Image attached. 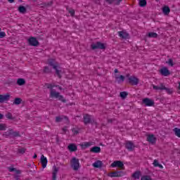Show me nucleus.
<instances>
[{"label": "nucleus", "instance_id": "obj_22", "mask_svg": "<svg viewBox=\"0 0 180 180\" xmlns=\"http://www.w3.org/2000/svg\"><path fill=\"white\" fill-rule=\"evenodd\" d=\"M115 79L117 81L118 84H120V82H124V76H123V75H120V76L115 75Z\"/></svg>", "mask_w": 180, "mask_h": 180}, {"label": "nucleus", "instance_id": "obj_61", "mask_svg": "<svg viewBox=\"0 0 180 180\" xmlns=\"http://www.w3.org/2000/svg\"><path fill=\"white\" fill-rule=\"evenodd\" d=\"M44 72H46V68L44 69Z\"/></svg>", "mask_w": 180, "mask_h": 180}, {"label": "nucleus", "instance_id": "obj_32", "mask_svg": "<svg viewBox=\"0 0 180 180\" xmlns=\"http://www.w3.org/2000/svg\"><path fill=\"white\" fill-rule=\"evenodd\" d=\"M91 142H85L81 144V146L82 148H88V147H91Z\"/></svg>", "mask_w": 180, "mask_h": 180}, {"label": "nucleus", "instance_id": "obj_45", "mask_svg": "<svg viewBox=\"0 0 180 180\" xmlns=\"http://www.w3.org/2000/svg\"><path fill=\"white\" fill-rule=\"evenodd\" d=\"M69 13H70L71 16H74V15H75V11H74L72 9L70 10Z\"/></svg>", "mask_w": 180, "mask_h": 180}, {"label": "nucleus", "instance_id": "obj_27", "mask_svg": "<svg viewBox=\"0 0 180 180\" xmlns=\"http://www.w3.org/2000/svg\"><path fill=\"white\" fill-rule=\"evenodd\" d=\"M153 89L155 91H164V84H161L160 86L153 85Z\"/></svg>", "mask_w": 180, "mask_h": 180}, {"label": "nucleus", "instance_id": "obj_21", "mask_svg": "<svg viewBox=\"0 0 180 180\" xmlns=\"http://www.w3.org/2000/svg\"><path fill=\"white\" fill-rule=\"evenodd\" d=\"M18 12H20V13L25 14L27 12V9H26V7L23 6H20L18 7Z\"/></svg>", "mask_w": 180, "mask_h": 180}, {"label": "nucleus", "instance_id": "obj_26", "mask_svg": "<svg viewBox=\"0 0 180 180\" xmlns=\"http://www.w3.org/2000/svg\"><path fill=\"white\" fill-rule=\"evenodd\" d=\"M58 172V168L54 167L53 172V176H52V180L57 179V173Z\"/></svg>", "mask_w": 180, "mask_h": 180}, {"label": "nucleus", "instance_id": "obj_29", "mask_svg": "<svg viewBox=\"0 0 180 180\" xmlns=\"http://www.w3.org/2000/svg\"><path fill=\"white\" fill-rule=\"evenodd\" d=\"M148 37L157 39V37H158V34L155 32H149L148 34Z\"/></svg>", "mask_w": 180, "mask_h": 180}, {"label": "nucleus", "instance_id": "obj_57", "mask_svg": "<svg viewBox=\"0 0 180 180\" xmlns=\"http://www.w3.org/2000/svg\"><path fill=\"white\" fill-rule=\"evenodd\" d=\"M114 72L117 73V72H119V70H118L117 69H115V70H114Z\"/></svg>", "mask_w": 180, "mask_h": 180}, {"label": "nucleus", "instance_id": "obj_62", "mask_svg": "<svg viewBox=\"0 0 180 180\" xmlns=\"http://www.w3.org/2000/svg\"><path fill=\"white\" fill-rule=\"evenodd\" d=\"M46 164H47V159H46Z\"/></svg>", "mask_w": 180, "mask_h": 180}, {"label": "nucleus", "instance_id": "obj_10", "mask_svg": "<svg viewBox=\"0 0 180 180\" xmlns=\"http://www.w3.org/2000/svg\"><path fill=\"white\" fill-rule=\"evenodd\" d=\"M125 148L128 151H134V148L136 146H134V143L130 141H127L125 143Z\"/></svg>", "mask_w": 180, "mask_h": 180}, {"label": "nucleus", "instance_id": "obj_41", "mask_svg": "<svg viewBox=\"0 0 180 180\" xmlns=\"http://www.w3.org/2000/svg\"><path fill=\"white\" fill-rule=\"evenodd\" d=\"M0 130H6V125L5 124H1Z\"/></svg>", "mask_w": 180, "mask_h": 180}, {"label": "nucleus", "instance_id": "obj_19", "mask_svg": "<svg viewBox=\"0 0 180 180\" xmlns=\"http://www.w3.org/2000/svg\"><path fill=\"white\" fill-rule=\"evenodd\" d=\"M91 153H95L96 154H98L101 153V147L99 146H94L90 150Z\"/></svg>", "mask_w": 180, "mask_h": 180}, {"label": "nucleus", "instance_id": "obj_36", "mask_svg": "<svg viewBox=\"0 0 180 180\" xmlns=\"http://www.w3.org/2000/svg\"><path fill=\"white\" fill-rule=\"evenodd\" d=\"M6 117L7 119H9L10 120H13L15 119V117H13L12 116V113H11V112H8V113L6 115Z\"/></svg>", "mask_w": 180, "mask_h": 180}, {"label": "nucleus", "instance_id": "obj_3", "mask_svg": "<svg viewBox=\"0 0 180 180\" xmlns=\"http://www.w3.org/2000/svg\"><path fill=\"white\" fill-rule=\"evenodd\" d=\"M91 50H105V49H106V46H105V44L98 41L96 43L91 44Z\"/></svg>", "mask_w": 180, "mask_h": 180}, {"label": "nucleus", "instance_id": "obj_59", "mask_svg": "<svg viewBox=\"0 0 180 180\" xmlns=\"http://www.w3.org/2000/svg\"><path fill=\"white\" fill-rule=\"evenodd\" d=\"M112 122H113L112 120H108V123H112Z\"/></svg>", "mask_w": 180, "mask_h": 180}, {"label": "nucleus", "instance_id": "obj_39", "mask_svg": "<svg viewBox=\"0 0 180 180\" xmlns=\"http://www.w3.org/2000/svg\"><path fill=\"white\" fill-rule=\"evenodd\" d=\"M163 90H165L167 92V94H169V95H171V94H172V89L167 88L165 86Z\"/></svg>", "mask_w": 180, "mask_h": 180}, {"label": "nucleus", "instance_id": "obj_37", "mask_svg": "<svg viewBox=\"0 0 180 180\" xmlns=\"http://www.w3.org/2000/svg\"><path fill=\"white\" fill-rule=\"evenodd\" d=\"M18 154H25V153H26V148H19L18 150Z\"/></svg>", "mask_w": 180, "mask_h": 180}, {"label": "nucleus", "instance_id": "obj_48", "mask_svg": "<svg viewBox=\"0 0 180 180\" xmlns=\"http://www.w3.org/2000/svg\"><path fill=\"white\" fill-rule=\"evenodd\" d=\"M15 174H18V175L22 173V172H21L20 170H18V169H15Z\"/></svg>", "mask_w": 180, "mask_h": 180}, {"label": "nucleus", "instance_id": "obj_12", "mask_svg": "<svg viewBox=\"0 0 180 180\" xmlns=\"http://www.w3.org/2000/svg\"><path fill=\"white\" fill-rule=\"evenodd\" d=\"M160 74L163 77H168V75H171V72H169L167 68L164 67L160 69Z\"/></svg>", "mask_w": 180, "mask_h": 180}, {"label": "nucleus", "instance_id": "obj_8", "mask_svg": "<svg viewBox=\"0 0 180 180\" xmlns=\"http://www.w3.org/2000/svg\"><path fill=\"white\" fill-rule=\"evenodd\" d=\"M29 46H32L33 47H37V46L40 45L37 39L34 37H31L27 40Z\"/></svg>", "mask_w": 180, "mask_h": 180}, {"label": "nucleus", "instance_id": "obj_38", "mask_svg": "<svg viewBox=\"0 0 180 180\" xmlns=\"http://www.w3.org/2000/svg\"><path fill=\"white\" fill-rule=\"evenodd\" d=\"M141 180H153V179H151V176L148 175H145L141 178Z\"/></svg>", "mask_w": 180, "mask_h": 180}, {"label": "nucleus", "instance_id": "obj_31", "mask_svg": "<svg viewBox=\"0 0 180 180\" xmlns=\"http://www.w3.org/2000/svg\"><path fill=\"white\" fill-rule=\"evenodd\" d=\"M13 103V105H20V103H22V98H15Z\"/></svg>", "mask_w": 180, "mask_h": 180}, {"label": "nucleus", "instance_id": "obj_1", "mask_svg": "<svg viewBox=\"0 0 180 180\" xmlns=\"http://www.w3.org/2000/svg\"><path fill=\"white\" fill-rule=\"evenodd\" d=\"M46 85H47L48 89H51V94H50L51 98H56L57 99H58V101H60L63 103H65V102H67V100L64 98V96H63L62 95H60L59 92L53 91V85L51 84H46Z\"/></svg>", "mask_w": 180, "mask_h": 180}, {"label": "nucleus", "instance_id": "obj_53", "mask_svg": "<svg viewBox=\"0 0 180 180\" xmlns=\"http://www.w3.org/2000/svg\"><path fill=\"white\" fill-rule=\"evenodd\" d=\"M158 167L159 168H161V169L163 168L162 165H161V164H159V165H158Z\"/></svg>", "mask_w": 180, "mask_h": 180}, {"label": "nucleus", "instance_id": "obj_54", "mask_svg": "<svg viewBox=\"0 0 180 180\" xmlns=\"http://www.w3.org/2000/svg\"><path fill=\"white\" fill-rule=\"evenodd\" d=\"M56 87H58V89H60V91L63 89V88L61 86H56Z\"/></svg>", "mask_w": 180, "mask_h": 180}, {"label": "nucleus", "instance_id": "obj_51", "mask_svg": "<svg viewBox=\"0 0 180 180\" xmlns=\"http://www.w3.org/2000/svg\"><path fill=\"white\" fill-rule=\"evenodd\" d=\"M8 1L10 2V4H13L15 2V0H7Z\"/></svg>", "mask_w": 180, "mask_h": 180}, {"label": "nucleus", "instance_id": "obj_11", "mask_svg": "<svg viewBox=\"0 0 180 180\" xmlns=\"http://www.w3.org/2000/svg\"><path fill=\"white\" fill-rule=\"evenodd\" d=\"M142 103H143L145 106H154V101L148 98H143Z\"/></svg>", "mask_w": 180, "mask_h": 180}, {"label": "nucleus", "instance_id": "obj_56", "mask_svg": "<svg viewBox=\"0 0 180 180\" xmlns=\"http://www.w3.org/2000/svg\"><path fill=\"white\" fill-rule=\"evenodd\" d=\"M33 158H37V155L36 153H34Z\"/></svg>", "mask_w": 180, "mask_h": 180}, {"label": "nucleus", "instance_id": "obj_25", "mask_svg": "<svg viewBox=\"0 0 180 180\" xmlns=\"http://www.w3.org/2000/svg\"><path fill=\"white\" fill-rule=\"evenodd\" d=\"M41 164H42V169H44L46 167V157H44V155L41 156Z\"/></svg>", "mask_w": 180, "mask_h": 180}, {"label": "nucleus", "instance_id": "obj_23", "mask_svg": "<svg viewBox=\"0 0 180 180\" xmlns=\"http://www.w3.org/2000/svg\"><path fill=\"white\" fill-rule=\"evenodd\" d=\"M162 12L164 15H169V13L171 12V9H169V7L165 6L162 8Z\"/></svg>", "mask_w": 180, "mask_h": 180}, {"label": "nucleus", "instance_id": "obj_40", "mask_svg": "<svg viewBox=\"0 0 180 180\" xmlns=\"http://www.w3.org/2000/svg\"><path fill=\"white\" fill-rule=\"evenodd\" d=\"M166 63L168 64V65H169L170 67H174V60H172V59H169V60L167 61Z\"/></svg>", "mask_w": 180, "mask_h": 180}, {"label": "nucleus", "instance_id": "obj_24", "mask_svg": "<svg viewBox=\"0 0 180 180\" xmlns=\"http://www.w3.org/2000/svg\"><path fill=\"white\" fill-rule=\"evenodd\" d=\"M63 119H66L67 120H68V117L65 116H58L56 117V122L57 123H60V122H63Z\"/></svg>", "mask_w": 180, "mask_h": 180}, {"label": "nucleus", "instance_id": "obj_42", "mask_svg": "<svg viewBox=\"0 0 180 180\" xmlns=\"http://www.w3.org/2000/svg\"><path fill=\"white\" fill-rule=\"evenodd\" d=\"M5 36H6V34L5 33V32H0V39H4Z\"/></svg>", "mask_w": 180, "mask_h": 180}, {"label": "nucleus", "instance_id": "obj_58", "mask_svg": "<svg viewBox=\"0 0 180 180\" xmlns=\"http://www.w3.org/2000/svg\"><path fill=\"white\" fill-rule=\"evenodd\" d=\"M63 131H67V128L66 127L63 128Z\"/></svg>", "mask_w": 180, "mask_h": 180}, {"label": "nucleus", "instance_id": "obj_43", "mask_svg": "<svg viewBox=\"0 0 180 180\" xmlns=\"http://www.w3.org/2000/svg\"><path fill=\"white\" fill-rule=\"evenodd\" d=\"M159 165H160V163L158 162V160H154V161H153L154 167H158Z\"/></svg>", "mask_w": 180, "mask_h": 180}, {"label": "nucleus", "instance_id": "obj_16", "mask_svg": "<svg viewBox=\"0 0 180 180\" xmlns=\"http://www.w3.org/2000/svg\"><path fill=\"white\" fill-rule=\"evenodd\" d=\"M118 36L121 37V39H129V33L124 31L118 32Z\"/></svg>", "mask_w": 180, "mask_h": 180}, {"label": "nucleus", "instance_id": "obj_15", "mask_svg": "<svg viewBox=\"0 0 180 180\" xmlns=\"http://www.w3.org/2000/svg\"><path fill=\"white\" fill-rule=\"evenodd\" d=\"M53 70H55L57 77L61 79L62 78L61 74H63V70H61V68L58 66H53Z\"/></svg>", "mask_w": 180, "mask_h": 180}, {"label": "nucleus", "instance_id": "obj_30", "mask_svg": "<svg viewBox=\"0 0 180 180\" xmlns=\"http://www.w3.org/2000/svg\"><path fill=\"white\" fill-rule=\"evenodd\" d=\"M17 84L18 85L22 86V85H25L26 84V81L25 80V79L20 78L17 80Z\"/></svg>", "mask_w": 180, "mask_h": 180}, {"label": "nucleus", "instance_id": "obj_55", "mask_svg": "<svg viewBox=\"0 0 180 180\" xmlns=\"http://www.w3.org/2000/svg\"><path fill=\"white\" fill-rule=\"evenodd\" d=\"M78 133H79V131H77V130H75V131H74V134H78Z\"/></svg>", "mask_w": 180, "mask_h": 180}, {"label": "nucleus", "instance_id": "obj_14", "mask_svg": "<svg viewBox=\"0 0 180 180\" xmlns=\"http://www.w3.org/2000/svg\"><path fill=\"white\" fill-rule=\"evenodd\" d=\"M147 141H148L150 144H155V141H157V138L153 134L148 135L147 136Z\"/></svg>", "mask_w": 180, "mask_h": 180}, {"label": "nucleus", "instance_id": "obj_28", "mask_svg": "<svg viewBox=\"0 0 180 180\" xmlns=\"http://www.w3.org/2000/svg\"><path fill=\"white\" fill-rule=\"evenodd\" d=\"M141 175V172H135L132 174V177L134 178L135 179H140V176Z\"/></svg>", "mask_w": 180, "mask_h": 180}, {"label": "nucleus", "instance_id": "obj_34", "mask_svg": "<svg viewBox=\"0 0 180 180\" xmlns=\"http://www.w3.org/2000/svg\"><path fill=\"white\" fill-rule=\"evenodd\" d=\"M173 131H174L175 136H176L177 137H180V129L174 128Z\"/></svg>", "mask_w": 180, "mask_h": 180}, {"label": "nucleus", "instance_id": "obj_13", "mask_svg": "<svg viewBox=\"0 0 180 180\" xmlns=\"http://www.w3.org/2000/svg\"><path fill=\"white\" fill-rule=\"evenodd\" d=\"M11 95H9V94H6L5 95H0V103H4V102L9 101Z\"/></svg>", "mask_w": 180, "mask_h": 180}, {"label": "nucleus", "instance_id": "obj_2", "mask_svg": "<svg viewBox=\"0 0 180 180\" xmlns=\"http://www.w3.org/2000/svg\"><path fill=\"white\" fill-rule=\"evenodd\" d=\"M70 165L74 171H78L79 169V160L74 157L70 160Z\"/></svg>", "mask_w": 180, "mask_h": 180}, {"label": "nucleus", "instance_id": "obj_47", "mask_svg": "<svg viewBox=\"0 0 180 180\" xmlns=\"http://www.w3.org/2000/svg\"><path fill=\"white\" fill-rule=\"evenodd\" d=\"M14 179H15V180H20V176H19V175H15V176H14Z\"/></svg>", "mask_w": 180, "mask_h": 180}, {"label": "nucleus", "instance_id": "obj_49", "mask_svg": "<svg viewBox=\"0 0 180 180\" xmlns=\"http://www.w3.org/2000/svg\"><path fill=\"white\" fill-rule=\"evenodd\" d=\"M51 5H53V1H50L46 4V7L47 6H51Z\"/></svg>", "mask_w": 180, "mask_h": 180}, {"label": "nucleus", "instance_id": "obj_60", "mask_svg": "<svg viewBox=\"0 0 180 180\" xmlns=\"http://www.w3.org/2000/svg\"><path fill=\"white\" fill-rule=\"evenodd\" d=\"M19 1V2H23V1L22 0H18Z\"/></svg>", "mask_w": 180, "mask_h": 180}, {"label": "nucleus", "instance_id": "obj_44", "mask_svg": "<svg viewBox=\"0 0 180 180\" xmlns=\"http://www.w3.org/2000/svg\"><path fill=\"white\" fill-rule=\"evenodd\" d=\"M9 172H13V171H16V168L15 167H8Z\"/></svg>", "mask_w": 180, "mask_h": 180}, {"label": "nucleus", "instance_id": "obj_9", "mask_svg": "<svg viewBox=\"0 0 180 180\" xmlns=\"http://www.w3.org/2000/svg\"><path fill=\"white\" fill-rule=\"evenodd\" d=\"M111 167L112 168H115L117 167L118 168H121V169H124V164H123V162L120 160H115L111 164Z\"/></svg>", "mask_w": 180, "mask_h": 180}, {"label": "nucleus", "instance_id": "obj_20", "mask_svg": "<svg viewBox=\"0 0 180 180\" xmlns=\"http://www.w3.org/2000/svg\"><path fill=\"white\" fill-rule=\"evenodd\" d=\"M49 65L52 67V68L54 69V67H58L57 65H56V60L54 59H49L48 60Z\"/></svg>", "mask_w": 180, "mask_h": 180}, {"label": "nucleus", "instance_id": "obj_64", "mask_svg": "<svg viewBox=\"0 0 180 180\" xmlns=\"http://www.w3.org/2000/svg\"><path fill=\"white\" fill-rule=\"evenodd\" d=\"M179 154H180V150L178 152Z\"/></svg>", "mask_w": 180, "mask_h": 180}, {"label": "nucleus", "instance_id": "obj_17", "mask_svg": "<svg viewBox=\"0 0 180 180\" xmlns=\"http://www.w3.org/2000/svg\"><path fill=\"white\" fill-rule=\"evenodd\" d=\"M68 148L71 153H74L78 150V148L76 146L75 144L74 143H70L68 146Z\"/></svg>", "mask_w": 180, "mask_h": 180}, {"label": "nucleus", "instance_id": "obj_7", "mask_svg": "<svg viewBox=\"0 0 180 180\" xmlns=\"http://www.w3.org/2000/svg\"><path fill=\"white\" fill-rule=\"evenodd\" d=\"M83 122L84 124H89L91 123H94V122H95V120L94 119V117H92V115L85 114L83 117Z\"/></svg>", "mask_w": 180, "mask_h": 180}, {"label": "nucleus", "instance_id": "obj_35", "mask_svg": "<svg viewBox=\"0 0 180 180\" xmlns=\"http://www.w3.org/2000/svg\"><path fill=\"white\" fill-rule=\"evenodd\" d=\"M127 95H129V93L126 91H122L120 94V96H121L122 99H124L127 96Z\"/></svg>", "mask_w": 180, "mask_h": 180}, {"label": "nucleus", "instance_id": "obj_33", "mask_svg": "<svg viewBox=\"0 0 180 180\" xmlns=\"http://www.w3.org/2000/svg\"><path fill=\"white\" fill-rule=\"evenodd\" d=\"M139 6H141V8H144V6H147V1L146 0L139 1Z\"/></svg>", "mask_w": 180, "mask_h": 180}, {"label": "nucleus", "instance_id": "obj_5", "mask_svg": "<svg viewBox=\"0 0 180 180\" xmlns=\"http://www.w3.org/2000/svg\"><path fill=\"white\" fill-rule=\"evenodd\" d=\"M126 77L128 78L129 84L131 85H139V82H140V79L136 77L135 76H130V75H127Z\"/></svg>", "mask_w": 180, "mask_h": 180}, {"label": "nucleus", "instance_id": "obj_46", "mask_svg": "<svg viewBox=\"0 0 180 180\" xmlns=\"http://www.w3.org/2000/svg\"><path fill=\"white\" fill-rule=\"evenodd\" d=\"M113 1L115 0H105V2H108V4L110 5H112V4H113Z\"/></svg>", "mask_w": 180, "mask_h": 180}, {"label": "nucleus", "instance_id": "obj_52", "mask_svg": "<svg viewBox=\"0 0 180 180\" xmlns=\"http://www.w3.org/2000/svg\"><path fill=\"white\" fill-rule=\"evenodd\" d=\"M4 119V115L0 113V120Z\"/></svg>", "mask_w": 180, "mask_h": 180}, {"label": "nucleus", "instance_id": "obj_50", "mask_svg": "<svg viewBox=\"0 0 180 180\" xmlns=\"http://www.w3.org/2000/svg\"><path fill=\"white\" fill-rule=\"evenodd\" d=\"M46 72H51V70L49 69V68H46Z\"/></svg>", "mask_w": 180, "mask_h": 180}, {"label": "nucleus", "instance_id": "obj_18", "mask_svg": "<svg viewBox=\"0 0 180 180\" xmlns=\"http://www.w3.org/2000/svg\"><path fill=\"white\" fill-rule=\"evenodd\" d=\"M103 166V163L101 160H97L93 163V167H94V168H102Z\"/></svg>", "mask_w": 180, "mask_h": 180}, {"label": "nucleus", "instance_id": "obj_6", "mask_svg": "<svg viewBox=\"0 0 180 180\" xmlns=\"http://www.w3.org/2000/svg\"><path fill=\"white\" fill-rule=\"evenodd\" d=\"M4 136H11V137H20V132L18 131H13V129H11L4 133Z\"/></svg>", "mask_w": 180, "mask_h": 180}, {"label": "nucleus", "instance_id": "obj_63", "mask_svg": "<svg viewBox=\"0 0 180 180\" xmlns=\"http://www.w3.org/2000/svg\"><path fill=\"white\" fill-rule=\"evenodd\" d=\"M57 141H58V138H56Z\"/></svg>", "mask_w": 180, "mask_h": 180}, {"label": "nucleus", "instance_id": "obj_4", "mask_svg": "<svg viewBox=\"0 0 180 180\" xmlns=\"http://www.w3.org/2000/svg\"><path fill=\"white\" fill-rule=\"evenodd\" d=\"M124 175H126V172L123 171H116L108 174V176H110V178H120V176H124Z\"/></svg>", "mask_w": 180, "mask_h": 180}]
</instances>
